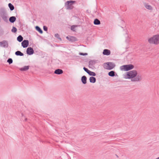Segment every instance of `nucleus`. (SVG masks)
Here are the masks:
<instances>
[{"label":"nucleus","mask_w":159,"mask_h":159,"mask_svg":"<svg viewBox=\"0 0 159 159\" xmlns=\"http://www.w3.org/2000/svg\"><path fill=\"white\" fill-rule=\"evenodd\" d=\"M125 79H130L134 82H139L142 80V75L138 74L137 70H133L126 72L124 75Z\"/></svg>","instance_id":"nucleus-1"},{"label":"nucleus","mask_w":159,"mask_h":159,"mask_svg":"<svg viewBox=\"0 0 159 159\" xmlns=\"http://www.w3.org/2000/svg\"><path fill=\"white\" fill-rule=\"evenodd\" d=\"M148 42L151 44L157 45L159 44V34H156L149 38Z\"/></svg>","instance_id":"nucleus-2"},{"label":"nucleus","mask_w":159,"mask_h":159,"mask_svg":"<svg viewBox=\"0 0 159 159\" xmlns=\"http://www.w3.org/2000/svg\"><path fill=\"white\" fill-rule=\"evenodd\" d=\"M134 68V66L132 64L125 65L121 66L120 67V69L122 71H127L133 69Z\"/></svg>","instance_id":"nucleus-3"},{"label":"nucleus","mask_w":159,"mask_h":159,"mask_svg":"<svg viewBox=\"0 0 159 159\" xmlns=\"http://www.w3.org/2000/svg\"><path fill=\"white\" fill-rule=\"evenodd\" d=\"M115 64L112 62H107L104 64L103 66L105 69L107 70H111L115 66Z\"/></svg>","instance_id":"nucleus-4"},{"label":"nucleus","mask_w":159,"mask_h":159,"mask_svg":"<svg viewBox=\"0 0 159 159\" xmlns=\"http://www.w3.org/2000/svg\"><path fill=\"white\" fill-rule=\"evenodd\" d=\"M75 2V1H67L65 4V5L67 9H72L73 8V4Z\"/></svg>","instance_id":"nucleus-5"},{"label":"nucleus","mask_w":159,"mask_h":159,"mask_svg":"<svg viewBox=\"0 0 159 159\" xmlns=\"http://www.w3.org/2000/svg\"><path fill=\"white\" fill-rule=\"evenodd\" d=\"M83 69L89 75L93 76H95L96 75V74L94 72L89 70L88 69L86 68L85 67H84Z\"/></svg>","instance_id":"nucleus-6"},{"label":"nucleus","mask_w":159,"mask_h":159,"mask_svg":"<svg viewBox=\"0 0 159 159\" xmlns=\"http://www.w3.org/2000/svg\"><path fill=\"white\" fill-rule=\"evenodd\" d=\"M29 44V42L28 40H24L21 43L22 46L24 48L27 47Z\"/></svg>","instance_id":"nucleus-7"},{"label":"nucleus","mask_w":159,"mask_h":159,"mask_svg":"<svg viewBox=\"0 0 159 159\" xmlns=\"http://www.w3.org/2000/svg\"><path fill=\"white\" fill-rule=\"evenodd\" d=\"M26 52L27 54L31 55L34 52V51L33 49L31 47H29L27 48Z\"/></svg>","instance_id":"nucleus-8"},{"label":"nucleus","mask_w":159,"mask_h":159,"mask_svg":"<svg viewBox=\"0 0 159 159\" xmlns=\"http://www.w3.org/2000/svg\"><path fill=\"white\" fill-rule=\"evenodd\" d=\"M102 53L104 55H109L111 54V51L108 49H105L103 50Z\"/></svg>","instance_id":"nucleus-9"},{"label":"nucleus","mask_w":159,"mask_h":159,"mask_svg":"<svg viewBox=\"0 0 159 159\" xmlns=\"http://www.w3.org/2000/svg\"><path fill=\"white\" fill-rule=\"evenodd\" d=\"M144 6L145 8L149 10H152V7L148 4V3H145L144 4Z\"/></svg>","instance_id":"nucleus-10"},{"label":"nucleus","mask_w":159,"mask_h":159,"mask_svg":"<svg viewBox=\"0 0 159 159\" xmlns=\"http://www.w3.org/2000/svg\"><path fill=\"white\" fill-rule=\"evenodd\" d=\"M54 73L57 74H60L63 73V71L61 69H58L55 70Z\"/></svg>","instance_id":"nucleus-11"},{"label":"nucleus","mask_w":159,"mask_h":159,"mask_svg":"<svg viewBox=\"0 0 159 159\" xmlns=\"http://www.w3.org/2000/svg\"><path fill=\"white\" fill-rule=\"evenodd\" d=\"M87 78L85 76H83L81 78V81L84 84L86 83Z\"/></svg>","instance_id":"nucleus-12"},{"label":"nucleus","mask_w":159,"mask_h":159,"mask_svg":"<svg viewBox=\"0 0 159 159\" xmlns=\"http://www.w3.org/2000/svg\"><path fill=\"white\" fill-rule=\"evenodd\" d=\"M29 66H25L23 67L20 68V70L21 71H26L29 69Z\"/></svg>","instance_id":"nucleus-13"},{"label":"nucleus","mask_w":159,"mask_h":159,"mask_svg":"<svg viewBox=\"0 0 159 159\" xmlns=\"http://www.w3.org/2000/svg\"><path fill=\"white\" fill-rule=\"evenodd\" d=\"M89 81L91 83H94L96 82V79L93 77H91L89 78Z\"/></svg>","instance_id":"nucleus-14"},{"label":"nucleus","mask_w":159,"mask_h":159,"mask_svg":"<svg viewBox=\"0 0 159 159\" xmlns=\"http://www.w3.org/2000/svg\"><path fill=\"white\" fill-rule=\"evenodd\" d=\"M16 20V18L15 16H11L9 19V21L10 22L13 23Z\"/></svg>","instance_id":"nucleus-15"},{"label":"nucleus","mask_w":159,"mask_h":159,"mask_svg":"<svg viewBox=\"0 0 159 159\" xmlns=\"http://www.w3.org/2000/svg\"><path fill=\"white\" fill-rule=\"evenodd\" d=\"M94 24L96 25H98L100 24V21L98 19H95L94 21Z\"/></svg>","instance_id":"nucleus-16"},{"label":"nucleus","mask_w":159,"mask_h":159,"mask_svg":"<svg viewBox=\"0 0 159 159\" xmlns=\"http://www.w3.org/2000/svg\"><path fill=\"white\" fill-rule=\"evenodd\" d=\"M15 54L17 56H23V54L20 51H17L15 52Z\"/></svg>","instance_id":"nucleus-17"},{"label":"nucleus","mask_w":159,"mask_h":159,"mask_svg":"<svg viewBox=\"0 0 159 159\" xmlns=\"http://www.w3.org/2000/svg\"><path fill=\"white\" fill-rule=\"evenodd\" d=\"M23 40V38L21 35H19L17 38V40L19 42H21Z\"/></svg>","instance_id":"nucleus-18"},{"label":"nucleus","mask_w":159,"mask_h":159,"mask_svg":"<svg viewBox=\"0 0 159 159\" xmlns=\"http://www.w3.org/2000/svg\"><path fill=\"white\" fill-rule=\"evenodd\" d=\"M108 75L110 76H115V72L113 71H111L109 72Z\"/></svg>","instance_id":"nucleus-19"},{"label":"nucleus","mask_w":159,"mask_h":159,"mask_svg":"<svg viewBox=\"0 0 159 159\" xmlns=\"http://www.w3.org/2000/svg\"><path fill=\"white\" fill-rule=\"evenodd\" d=\"M8 6L11 10H14V6L11 3H10L8 4Z\"/></svg>","instance_id":"nucleus-20"},{"label":"nucleus","mask_w":159,"mask_h":159,"mask_svg":"<svg viewBox=\"0 0 159 159\" xmlns=\"http://www.w3.org/2000/svg\"><path fill=\"white\" fill-rule=\"evenodd\" d=\"M36 30L38 31L40 33L42 34L43 33V31L42 30L40 29V28L38 26H36Z\"/></svg>","instance_id":"nucleus-21"},{"label":"nucleus","mask_w":159,"mask_h":159,"mask_svg":"<svg viewBox=\"0 0 159 159\" xmlns=\"http://www.w3.org/2000/svg\"><path fill=\"white\" fill-rule=\"evenodd\" d=\"M77 26L76 25H72L71 26V30L73 31H75V28Z\"/></svg>","instance_id":"nucleus-22"},{"label":"nucleus","mask_w":159,"mask_h":159,"mask_svg":"<svg viewBox=\"0 0 159 159\" xmlns=\"http://www.w3.org/2000/svg\"><path fill=\"white\" fill-rule=\"evenodd\" d=\"M11 31L15 33L17 31V29L16 27H13L12 29L11 30Z\"/></svg>","instance_id":"nucleus-23"},{"label":"nucleus","mask_w":159,"mask_h":159,"mask_svg":"<svg viewBox=\"0 0 159 159\" xmlns=\"http://www.w3.org/2000/svg\"><path fill=\"white\" fill-rule=\"evenodd\" d=\"M66 38L67 39L69 40H75V38L74 37H70V39H69V38L68 37H67Z\"/></svg>","instance_id":"nucleus-24"},{"label":"nucleus","mask_w":159,"mask_h":159,"mask_svg":"<svg viewBox=\"0 0 159 159\" xmlns=\"http://www.w3.org/2000/svg\"><path fill=\"white\" fill-rule=\"evenodd\" d=\"M7 62H8L9 64H11L12 62V60L11 58H9L7 61Z\"/></svg>","instance_id":"nucleus-25"},{"label":"nucleus","mask_w":159,"mask_h":159,"mask_svg":"<svg viewBox=\"0 0 159 159\" xmlns=\"http://www.w3.org/2000/svg\"><path fill=\"white\" fill-rule=\"evenodd\" d=\"M79 54H80V55H87V53H79Z\"/></svg>","instance_id":"nucleus-26"},{"label":"nucleus","mask_w":159,"mask_h":159,"mask_svg":"<svg viewBox=\"0 0 159 159\" xmlns=\"http://www.w3.org/2000/svg\"><path fill=\"white\" fill-rule=\"evenodd\" d=\"M43 30L45 31H46L47 30H48L47 27H46V26H44L43 27Z\"/></svg>","instance_id":"nucleus-27"},{"label":"nucleus","mask_w":159,"mask_h":159,"mask_svg":"<svg viewBox=\"0 0 159 159\" xmlns=\"http://www.w3.org/2000/svg\"><path fill=\"white\" fill-rule=\"evenodd\" d=\"M55 36L58 38H59V35L58 34H55Z\"/></svg>","instance_id":"nucleus-28"},{"label":"nucleus","mask_w":159,"mask_h":159,"mask_svg":"<svg viewBox=\"0 0 159 159\" xmlns=\"http://www.w3.org/2000/svg\"><path fill=\"white\" fill-rule=\"evenodd\" d=\"M156 159H159V157L156 158Z\"/></svg>","instance_id":"nucleus-29"}]
</instances>
